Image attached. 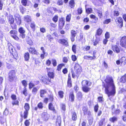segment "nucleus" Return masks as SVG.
Segmentation results:
<instances>
[{
  "label": "nucleus",
  "instance_id": "obj_1",
  "mask_svg": "<svg viewBox=\"0 0 126 126\" xmlns=\"http://www.w3.org/2000/svg\"><path fill=\"white\" fill-rule=\"evenodd\" d=\"M105 81L106 82L104 85L106 93L108 97L110 95L114 96L115 93V89L112 79L107 77Z\"/></svg>",
  "mask_w": 126,
  "mask_h": 126
},
{
  "label": "nucleus",
  "instance_id": "obj_2",
  "mask_svg": "<svg viewBox=\"0 0 126 126\" xmlns=\"http://www.w3.org/2000/svg\"><path fill=\"white\" fill-rule=\"evenodd\" d=\"M8 46L9 49L10 53L12 54L13 55L15 59H17L18 58V56L17 53H16L14 55L13 53H12V52L14 51L13 46L11 45V44L10 43H8Z\"/></svg>",
  "mask_w": 126,
  "mask_h": 126
},
{
  "label": "nucleus",
  "instance_id": "obj_3",
  "mask_svg": "<svg viewBox=\"0 0 126 126\" xmlns=\"http://www.w3.org/2000/svg\"><path fill=\"white\" fill-rule=\"evenodd\" d=\"M17 32L15 30L11 31L10 33L11 36L15 40L18 41L19 40V37L17 36Z\"/></svg>",
  "mask_w": 126,
  "mask_h": 126
},
{
  "label": "nucleus",
  "instance_id": "obj_4",
  "mask_svg": "<svg viewBox=\"0 0 126 126\" xmlns=\"http://www.w3.org/2000/svg\"><path fill=\"white\" fill-rule=\"evenodd\" d=\"M24 108L25 110L24 112V118L25 119L26 118L28 115V111L30 109L29 105L28 103H25L24 106Z\"/></svg>",
  "mask_w": 126,
  "mask_h": 126
},
{
  "label": "nucleus",
  "instance_id": "obj_5",
  "mask_svg": "<svg viewBox=\"0 0 126 126\" xmlns=\"http://www.w3.org/2000/svg\"><path fill=\"white\" fill-rule=\"evenodd\" d=\"M15 77V71L12 70L10 72L9 74V79L10 81L14 80Z\"/></svg>",
  "mask_w": 126,
  "mask_h": 126
},
{
  "label": "nucleus",
  "instance_id": "obj_6",
  "mask_svg": "<svg viewBox=\"0 0 126 126\" xmlns=\"http://www.w3.org/2000/svg\"><path fill=\"white\" fill-rule=\"evenodd\" d=\"M65 23L64 18L63 17L60 19L59 23V27L60 29H62L64 26Z\"/></svg>",
  "mask_w": 126,
  "mask_h": 126
},
{
  "label": "nucleus",
  "instance_id": "obj_7",
  "mask_svg": "<svg viewBox=\"0 0 126 126\" xmlns=\"http://www.w3.org/2000/svg\"><path fill=\"white\" fill-rule=\"evenodd\" d=\"M121 45L123 47L126 48V36L122 37L120 42Z\"/></svg>",
  "mask_w": 126,
  "mask_h": 126
},
{
  "label": "nucleus",
  "instance_id": "obj_8",
  "mask_svg": "<svg viewBox=\"0 0 126 126\" xmlns=\"http://www.w3.org/2000/svg\"><path fill=\"white\" fill-rule=\"evenodd\" d=\"M48 75L49 77L50 78L52 79L53 78L54 75L53 72L52 71V69L50 68H47Z\"/></svg>",
  "mask_w": 126,
  "mask_h": 126
},
{
  "label": "nucleus",
  "instance_id": "obj_9",
  "mask_svg": "<svg viewBox=\"0 0 126 126\" xmlns=\"http://www.w3.org/2000/svg\"><path fill=\"white\" fill-rule=\"evenodd\" d=\"M42 119L44 121L48 120L49 117V115L47 112H43L41 115Z\"/></svg>",
  "mask_w": 126,
  "mask_h": 126
},
{
  "label": "nucleus",
  "instance_id": "obj_10",
  "mask_svg": "<svg viewBox=\"0 0 126 126\" xmlns=\"http://www.w3.org/2000/svg\"><path fill=\"white\" fill-rule=\"evenodd\" d=\"M71 34L70 39L72 42H74L75 40V37L77 34V32L75 31L72 30L71 31Z\"/></svg>",
  "mask_w": 126,
  "mask_h": 126
},
{
  "label": "nucleus",
  "instance_id": "obj_11",
  "mask_svg": "<svg viewBox=\"0 0 126 126\" xmlns=\"http://www.w3.org/2000/svg\"><path fill=\"white\" fill-rule=\"evenodd\" d=\"M15 17L17 24L19 25L21 23V19L20 16L18 14H16Z\"/></svg>",
  "mask_w": 126,
  "mask_h": 126
},
{
  "label": "nucleus",
  "instance_id": "obj_12",
  "mask_svg": "<svg viewBox=\"0 0 126 126\" xmlns=\"http://www.w3.org/2000/svg\"><path fill=\"white\" fill-rule=\"evenodd\" d=\"M58 42L59 43L63 44V45H68L67 39H60L59 40Z\"/></svg>",
  "mask_w": 126,
  "mask_h": 126
},
{
  "label": "nucleus",
  "instance_id": "obj_13",
  "mask_svg": "<svg viewBox=\"0 0 126 126\" xmlns=\"http://www.w3.org/2000/svg\"><path fill=\"white\" fill-rule=\"evenodd\" d=\"M82 84L83 86H90L91 84V83L90 81L86 80H83L82 82Z\"/></svg>",
  "mask_w": 126,
  "mask_h": 126
},
{
  "label": "nucleus",
  "instance_id": "obj_14",
  "mask_svg": "<svg viewBox=\"0 0 126 126\" xmlns=\"http://www.w3.org/2000/svg\"><path fill=\"white\" fill-rule=\"evenodd\" d=\"M9 23L11 24V26L13 29H14L15 27H13L12 26L11 24H13L14 22V19L12 16H10L8 19Z\"/></svg>",
  "mask_w": 126,
  "mask_h": 126
},
{
  "label": "nucleus",
  "instance_id": "obj_15",
  "mask_svg": "<svg viewBox=\"0 0 126 126\" xmlns=\"http://www.w3.org/2000/svg\"><path fill=\"white\" fill-rule=\"evenodd\" d=\"M74 68L78 72H80L81 71V67L78 64L76 63L75 64Z\"/></svg>",
  "mask_w": 126,
  "mask_h": 126
},
{
  "label": "nucleus",
  "instance_id": "obj_16",
  "mask_svg": "<svg viewBox=\"0 0 126 126\" xmlns=\"http://www.w3.org/2000/svg\"><path fill=\"white\" fill-rule=\"evenodd\" d=\"M50 79H49L48 78L46 77V78H44L42 79V81L44 83L46 84H48L50 82Z\"/></svg>",
  "mask_w": 126,
  "mask_h": 126
},
{
  "label": "nucleus",
  "instance_id": "obj_17",
  "mask_svg": "<svg viewBox=\"0 0 126 126\" xmlns=\"http://www.w3.org/2000/svg\"><path fill=\"white\" fill-rule=\"evenodd\" d=\"M83 110L84 113L85 115L88 114L89 115L91 113L90 112L88 111V108L86 107H83Z\"/></svg>",
  "mask_w": 126,
  "mask_h": 126
},
{
  "label": "nucleus",
  "instance_id": "obj_18",
  "mask_svg": "<svg viewBox=\"0 0 126 126\" xmlns=\"http://www.w3.org/2000/svg\"><path fill=\"white\" fill-rule=\"evenodd\" d=\"M29 50L31 53L32 54H36L37 53L36 50L34 48L30 47L29 48Z\"/></svg>",
  "mask_w": 126,
  "mask_h": 126
},
{
  "label": "nucleus",
  "instance_id": "obj_19",
  "mask_svg": "<svg viewBox=\"0 0 126 126\" xmlns=\"http://www.w3.org/2000/svg\"><path fill=\"white\" fill-rule=\"evenodd\" d=\"M24 20L27 22H30L31 20V16L28 15L25 16H24Z\"/></svg>",
  "mask_w": 126,
  "mask_h": 126
},
{
  "label": "nucleus",
  "instance_id": "obj_20",
  "mask_svg": "<svg viewBox=\"0 0 126 126\" xmlns=\"http://www.w3.org/2000/svg\"><path fill=\"white\" fill-rule=\"evenodd\" d=\"M25 60L27 61H28L30 58V54L29 53L27 52L25 53L24 55Z\"/></svg>",
  "mask_w": 126,
  "mask_h": 126
},
{
  "label": "nucleus",
  "instance_id": "obj_21",
  "mask_svg": "<svg viewBox=\"0 0 126 126\" xmlns=\"http://www.w3.org/2000/svg\"><path fill=\"white\" fill-rule=\"evenodd\" d=\"M123 20L122 18L120 17H118L117 18V21L119 23V25L122 27L123 26Z\"/></svg>",
  "mask_w": 126,
  "mask_h": 126
},
{
  "label": "nucleus",
  "instance_id": "obj_22",
  "mask_svg": "<svg viewBox=\"0 0 126 126\" xmlns=\"http://www.w3.org/2000/svg\"><path fill=\"white\" fill-rule=\"evenodd\" d=\"M112 48L114 52H116L117 53H119L120 51V50L119 47L116 46H113Z\"/></svg>",
  "mask_w": 126,
  "mask_h": 126
},
{
  "label": "nucleus",
  "instance_id": "obj_23",
  "mask_svg": "<svg viewBox=\"0 0 126 126\" xmlns=\"http://www.w3.org/2000/svg\"><path fill=\"white\" fill-rule=\"evenodd\" d=\"M120 81L123 83H124L126 82V74L125 75L122 77L120 79Z\"/></svg>",
  "mask_w": 126,
  "mask_h": 126
},
{
  "label": "nucleus",
  "instance_id": "obj_24",
  "mask_svg": "<svg viewBox=\"0 0 126 126\" xmlns=\"http://www.w3.org/2000/svg\"><path fill=\"white\" fill-rule=\"evenodd\" d=\"M61 123V118L60 117H58L57 120L56 125L57 126H60Z\"/></svg>",
  "mask_w": 126,
  "mask_h": 126
},
{
  "label": "nucleus",
  "instance_id": "obj_25",
  "mask_svg": "<svg viewBox=\"0 0 126 126\" xmlns=\"http://www.w3.org/2000/svg\"><path fill=\"white\" fill-rule=\"evenodd\" d=\"M83 91L87 93L90 90V88L86 86H83L82 87Z\"/></svg>",
  "mask_w": 126,
  "mask_h": 126
},
{
  "label": "nucleus",
  "instance_id": "obj_26",
  "mask_svg": "<svg viewBox=\"0 0 126 126\" xmlns=\"http://www.w3.org/2000/svg\"><path fill=\"white\" fill-rule=\"evenodd\" d=\"M77 119V114L75 112H73L72 114V120L73 121H76Z\"/></svg>",
  "mask_w": 126,
  "mask_h": 126
},
{
  "label": "nucleus",
  "instance_id": "obj_27",
  "mask_svg": "<svg viewBox=\"0 0 126 126\" xmlns=\"http://www.w3.org/2000/svg\"><path fill=\"white\" fill-rule=\"evenodd\" d=\"M58 16L56 15L52 18V20L54 23H56L58 21Z\"/></svg>",
  "mask_w": 126,
  "mask_h": 126
},
{
  "label": "nucleus",
  "instance_id": "obj_28",
  "mask_svg": "<svg viewBox=\"0 0 126 126\" xmlns=\"http://www.w3.org/2000/svg\"><path fill=\"white\" fill-rule=\"evenodd\" d=\"M82 95L81 93L80 92H78L77 94V97L79 100H80L81 99L82 97Z\"/></svg>",
  "mask_w": 126,
  "mask_h": 126
},
{
  "label": "nucleus",
  "instance_id": "obj_29",
  "mask_svg": "<svg viewBox=\"0 0 126 126\" xmlns=\"http://www.w3.org/2000/svg\"><path fill=\"white\" fill-rule=\"evenodd\" d=\"M83 58L84 59L88 60L89 59L92 60L94 58V57H92L88 56H85Z\"/></svg>",
  "mask_w": 126,
  "mask_h": 126
},
{
  "label": "nucleus",
  "instance_id": "obj_30",
  "mask_svg": "<svg viewBox=\"0 0 126 126\" xmlns=\"http://www.w3.org/2000/svg\"><path fill=\"white\" fill-rule=\"evenodd\" d=\"M38 90V89L36 87H34L33 88L32 92V94H36Z\"/></svg>",
  "mask_w": 126,
  "mask_h": 126
},
{
  "label": "nucleus",
  "instance_id": "obj_31",
  "mask_svg": "<svg viewBox=\"0 0 126 126\" xmlns=\"http://www.w3.org/2000/svg\"><path fill=\"white\" fill-rule=\"evenodd\" d=\"M28 2H29V1L27 0H22V3L23 5L25 6L27 5V3Z\"/></svg>",
  "mask_w": 126,
  "mask_h": 126
},
{
  "label": "nucleus",
  "instance_id": "obj_32",
  "mask_svg": "<svg viewBox=\"0 0 126 126\" xmlns=\"http://www.w3.org/2000/svg\"><path fill=\"white\" fill-rule=\"evenodd\" d=\"M102 32V31L101 29L99 28L97 31V34L98 35H101Z\"/></svg>",
  "mask_w": 126,
  "mask_h": 126
},
{
  "label": "nucleus",
  "instance_id": "obj_33",
  "mask_svg": "<svg viewBox=\"0 0 126 126\" xmlns=\"http://www.w3.org/2000/svg\"><path fill=\"white\" fill-rule=\"evenodd\" d=\"M117 120V118L115 117H113L112 118H110V121L111 122H114L115 121H116Z\"/></svg>",
  "mask_w": 126,
  "mask_h": 126
},
{
  "label": "nucleus",
  "instance_id": "obj_34",
  "mask_svg": "<svg viewBox=\"0 0 126 126\" xmlns=\"http://www.w3.org/2000/svg\"><path fill=\"white\" fill-rule=\"evenodd\" d=\"M58 95L59 97L61 98L63 97V92L62 91H60L58 92Z\"/></svg>",
  "mask_w": 126,
  "mask_h": 126
},
{
  "label": "nucleus",
  "instance_id": "obj_35",
  "mask_svg": "<svg viewBox=\"0 0 126 126\" xmlns=\"http://www.w3.org/2000/svg\"><path fill=\"white\" fill-rule=\"evenodd\" d=\"M19 32L20 33H25V31L24 29L22 27H20L18 30Z\"/></svg>",
  "mask_w": 126,
  "mask_h": 126
},
{
  "label": "nucleus",
  "instance_id": "obj_36",
  "mask_svg": "<svg viewBox=\"0 0 126 126\" xmlns=\"http://www.w3.org/2000/svg\"><path fill=\"white\" fill-rule=\"evenodd\" d=\"M49 109L52 110H55L54 107L53 106V105L51 103H50L49 105Z\"/></svg>",
  "mask_w": 126,
  "mask_h": 126
},
{
  "label": "nucleus",
  "instance_id": "obj_37",
  "mask_svg": "<svg viewBox=\"0 0 126 126\" xmlns=\"http://www.w3.org/2000/svg\"><path fill=\"white\" fill-rule=\"evenodd\" d=\"M111 20L110 19H107L105 20L103 22V23L104 24H108L111 22Z\"/></svg>",
  "mask_w": 126,
  "mask_h": 126
},
{
  "label": "nucleus",
  "instance_id": "obj_38",
  "mask_svg": "<svg viewBox=\"0 0 126 126\" xmlns=\"http://www.w3.org/2000/svg\"><path fill=\"white\" fill-rule=\"evenodd\" d=\"M21 83L24 86V88H26L27 84V81L25 80H24L22 81Z\"/></svg>",
  "mask_w": 126,
  "mask_h": 126
},
{
  "label": "nucleus",
  "instance_id": "obj_39",
  "mask_svg": "<svg viewBox=\"0 0 126 126\" xmlns=\"http://www.w3.org/2000/svg\"><path fill=\"white\" fill-rule=\"evenodd\" d=\"M46 91L44 90H41L40 91V96L41 97H43V95L46 93Z\"/></svg>",
  "mask_w": 126,
  "mask_h": 126
},
{
  "label": "nucleus",
  "instance_id": "obj_40",
  "mask_svg": "<svg viewBox=\"0 0 126 126\" xmlns=\"http://www.w3.org/2000/svg\"><path fill=\"white\" fill-rule=\"evenodd\" d=\"M26 34L25 33H20L19 34V37L20 38L22 39H24L25 37Z\"/></svg>",
  "mask_w": 126,
  "mask_h": 126
},
{
  "label": "nucleus",
  "instance_id": "obj_41",
  "mask_svg": "<svg viewBox=\"0 0 126 126\" xmlns=\"http://www.w3.org/2000/svg\"><path fill=\"white\" fill-rule=\"evenodd\" d=\"M69 4L70 5L71 8H73L74 6V1L72 0L70 1Z\"/></svg>",
  "mask_w": 126,
  "mask_h": 126
},
{
  "label": "nucleus",
  "instance_id": "obj_42",
  "mask_svg": "<svg viewBox=\"0 0 126 126\" xmlns=\"http://www.w3.org/2000/svg\"><path fill=\"white\" fill-rule=\"evenodd\" d=\"M61 109L63 111L65 110V105L63 104L62 103L60 105Z\"/></svg>",
  "mask_w": 126,
  "mask_h": 126
},
{
  "label": "nucleus",
  "instance_id": "obj_43",
  "mask_svg": "<svg viewBox=\"0 0 126 126\" xmlns=\"http://www.w3.org/2000/svg\"><path fill=\"white\" fill-rule=\"evenodd\" d=\"M37 107L39 109H42L43 107L42 103L41 102L39 103L38 104Z\"/></svg>",
  "mask_w": 126,
  "mask_h": 126
},
{
  "label": "nucleus",
  "instance_id": "obj_44",
  "mask_svg": "<svg viewBox=\"0 0 126 126\" xmlns=\"http://www.w3.org/2000/svg\"><path fill=\"white\" fill-rule=\"evenodd\" d=\"M97 13L98 14V16L100 18H101L102 16V12L101 11L98 10L97 11Z\"/></svg>",
  "mask_w": 126,
  "mask_h": 126
},
{
  "label": "nucleus",
  "instance_id": "obj_45",
  "mask_svg": "<svg viewBox=\"0 0 126 126\" xmlns=\"http://www.w3.org/2000/svg\"><path fill=\"white\" fill-rule=\"evenodd\" d=\"M76 45H73L72 47V50L75 53H76Z\"/></svg>",
  "mask_w": 126,
  "mask_h": 126
},
{
  "label": "nucleus",
  "instance_id": "obj_46",
  "mask_svg": "<svg viewBox=\"0 0 126 126\" xmlns=\"http://www.w3.org/2000/svg\"><path fill=\"white\" fill-rule=\"evenodd\" d=\"M86 12L88 14H89L91 13L92 11V9L91 8H88L87 9H86Z\"/></svg>",
  "mask_w": 126,
  "mask_h": 126
},
{
  "label": "nucleus",
  "instance_id": "obj_47",
  "mask_svg": "<svg viewBox=\"0 0 126 126\" xmlns=\"http://www.w3.org/2000/svg\"><path fill=\"white\" fill-rule=\"evenodd\" d=\"M71 15V14L68 15L66 16V20L67 21L69 22L70 19Z\"/></svg>",
  "mask_w": 126,
  "mask_h": 126
},
{
  "label": "nucleus",
  "instance_id": "obj_48",
  "mask_svg": "<svg viewBox=\"0 0 126 126\" xmlns=\"http://www.w3.org/2000/svg\"><path fill=\"white\" fill-rule=\"evenodd\" d=\"M63 64H60L57 66V69L58 71H60L62 68V66L64 65Z\"/></svg>",
  "mask_w": 126,
  "mask_h": 126
},
{
  "label": "nucleus",
  "instance_id": "obj_49",
  "mask_svg": "<svg viewBox=\"0 0 126 126\" xmlns=\"http://www.w3.org/2000/svg\"><path fill=\"white\" fill-rule=\"evenodd\" d=\"M19 102L17 100H14L12 102V104L13 106L15 105H18Z\"/></svg>",
  "mask_w": 126,
  "mask_h": 126
},
{
  "label": "nucleus",
  "instance_id": "obj_50",
  "mask_svg": "<svg viewBox=\"0 0 126 126\" xmlns=\"http://www.w3.org/2000/svg\"><path fill=\"white\" fill-rule=\"evenodd\" d=\"M50 26L53 28H55L56 27L57 25L56 24L51 22L50 23Z\"/></svg>",
  "mask_w": 126,
  "mask_h": 126
},
{
  "label": "nucleus",
  "instance_id": "obj_51",
  "mask_svg": "<svg viewBox=\"0 0 126 126\" xmlns=\"http://www.w3.org/2000/svg\"><path fill=\"white\" fill-rule=\"evenodd\" d=\"M53 65L54 66H55L57 65V62L56 60L54 59H52V60Z\"/></svg>",
  "mask_w": 126,
  "mask_h": 126
},
{
  "label": "nucleus",
  "instance_id": "obj_52",
  "mask_svg": "<svg viewBox=\"0 0 126 126\" xmlns=\"http://www.w3.org/2000/svg\"><path fill=\"white\" fill-rule=\"evenodd\" d=\"M70 99H71L72 101H74V94H70Z\"/></svg>",
  "mask_w": 126,
  "mask_h": 126
},
{
  "label": "nucleus",
  "instance_id": "obj_53",
  "mask_svg": "<svg viewBox=\"0 0 126 126\" xmlns=\"http://www.w3.org/2000/svg\"><path fill=\"white\" fill-rule=\"evenodd\" d=\"M29 89H31L32 87L34 86L35 85L33 83L30 82L29 84Z\"/></svg>",
  "mask_w": 126,
  "mask_h": 126
},
{
  "label": "nucleus",
  "instance_id": "obj_54",
  "mask_svg": "<svg viewBox=\"0 0 126 126\" xmlns=\"http://www.w3.org/2000/svg\"><path fill=\"white\" fill-rule=\"evenodd\" d=\"M105 119L104 118L102 119L100 121L99 123V124L100 126H102L103 125V123Z\"/></svg>",
  "mask_w": 126,
  "mask_h": 126
},
{
  "label": "nucleus",
  "instance_id": "obj_55",
  "mask_svg": "<svg viewBox=\"0 0 126 126\" xmlns=\"http://www.w3.org/2000/svg\"><path fill=\"white\" fill-rule=\"evenodd\" d=\"M27 90L26 88H24V90L23 92V94L25 96H26L27 95Z\"/></svg>",
  "mask_w": 126,
  "mask_h": 126
},
{
  "label": "nucleus",
  "instance_id": "obj_56",
  "mask_svg": "<svg viewBox=\"0 0 126 126\" xmlns=\"http://www.w3.org/2000/svg\"><path fill=\"white\" fill-rule=\"evenodd\" d=\"M71 58L72 60L73 61H76L77 59V57L75 55H72L71 56Z\"/></svg>",
  "mask_w": 126,
  "mask_h": 126
},
{
  "label": "nucleus",
  "instance_id": "obj_57",
  "mask_svg": "<svg viewBox=\"0 0 126 126\" xmlns=\"http://www.w3.org/2000/svg\"><path fill=\"white\" fill-rule=\"evenodd\" d=\"M105 36L106 38L108 39L109 38L110 34L108 32H107L105 34Z\"/></svg>",
  "mask_w": 126,
  "mask_h": 126
},
{
  "label": "nucleus",
  "instance_id": "obj_58",
  "mask_svg": "<svg viewBox=\"0 0 126 126\" xmlns=\"http://www.w3.org/2000/svg\"><path fill=\"white\" fill-rule=\"evenodd\" d=\"M35 24L33 22L31 24L30 26L32 28L34 29L35 27Z\"/></svg>",
  "mask_w": 126,
  "mask_h": 126
},
{
  "label": "nucleus",
  "instance_id": "obj_59",
  "mask_svg": "<svg viewBox=\"0 0 126 126\" xmlns=\"http://www.w3.org/2000/svg\"><path fill=\"white\" fill-rule=\"evenodd\" d=\"M41 49L44 55H45L46 54H47V53H46L45 51V49L44 47H42L41 48Z\"/></svg>",
  "mask_w": 126,
  "mask_h": 126
},
{
  "label": "nucleus",
  "instance_id": "obj_60",
  "mask_svg": "<svg viewBox=\"0 0 126 126\" xmlns=\"http://www.w3.org/2000/svg\"><path fill=\"white\" fill-rule=\"evenodd\" d=\"M90 28V26L88 25H87L84 27V29L85 30H88Z\"/></svg>",
  "mask_w": 126,
  "mask_h": 126
},
{
  "label": "nucleus",
  "instance_id": "obj_61",
  "mask_svg": "<svg viewBox=\"0 0 126 126\" xmlns=\"http://www.w3.org/2000/svg\"><path fill=\"white\" fill-rule=\"evenodd\" d=\"M25 124L26 126H28L30 124V122L28 120H26L25 122Z\"/></svg>",
  "mask_w": 126,
  "mask_h": 126
},
{
  "label": "nucleus",
  "instance_id": "obj_62",
  "mask_svg": "<svg viewBox=\"0 0 126 126\" xmlns=\"http://www.w3.org/2000/svg\"><path fill=\"white\" fill-rule=\"evenodd\" d=\"M114 15L115 16H117L119 15V13L117 11H114Z\"/></svg>",
  "mask_w": 126,
  "mask_h": 126
},
{
  "label": "nucleus",
  "instance_id": "obj_63",
  "mask_svg": "<svg viewBox=\"0 0 126 126\" xmlns=\"http://www.w3.org/2000/svg\"><path fill=\"white\" fill-rule=\"evenodd\" d=\"M3 113L4 114L6 115L8 114V110L7 109H6L4 112Z\"/></svg>",
  "mask_w": 126,
  "mask_h": 126
},
{
  "label": "nucleus",
  "instance_id": "obj_64",
  "mask_svg": "<svg viewBox=\"0 0 126 126\" xmlns=\"http://www.w3.org/2000/svg\"><path fill=\"white\" fill-rule=\"evenodd\" d=\"M51 63V62L50 60L48 59L46 62V64L48 66Z\"/></svg>",
  "mask_w": 126,
  "mask_h": 126
}]
</instances>
